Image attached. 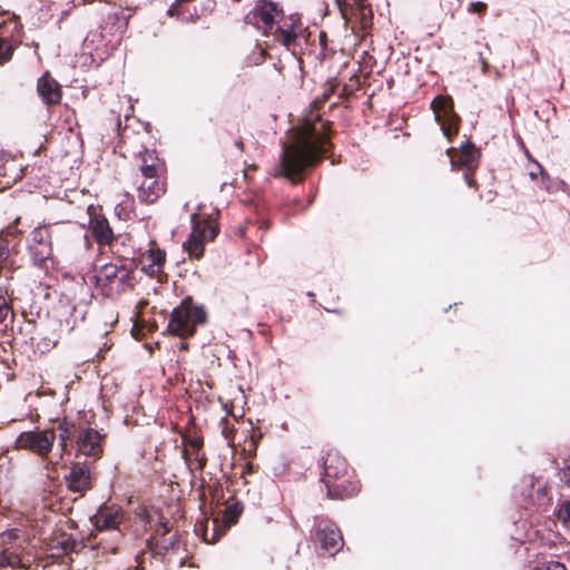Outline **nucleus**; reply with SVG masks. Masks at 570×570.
<instances>
[{
	"label": "nucleus",
	"instance_id": "f257e3e1",
	"mask_svg": "<svg viewBox=\"0 0 570 570\" xmlns=\"http://www.w3.org/2000/svg\"><path fill=\"white\" fill-rule=\"evenodd\" d=\"M324 127L318 116H315V121L311 116L299 127L291 129L275 175L296 183V177L306 168L318 164L330 145Z\"/></svg>",
	"mask_w": 570,
	"mask_h": 570
},
{
	"label": "nucleus",
	"instance_id": "f03ea898",
	"mask_svg": "<svg viewBox=\"0 0 570 570\" xmlns=\"http://www.w3.org/2000/svg\"><path fill=\"white\" fill-rule=\"evenodd\" d=\"M247 26L261 31L264 36H273L275 41L286 48H295L303 38L302 26L293 18L283 21V10L269 0H258L256 6L245 16Z\"/></svg>",
	"mask_w": 570,
	"mask_h": 570
},
{
	"label": "nucleus",
	"instance_id": "7ed1b4c3",
	"mask_svg": "<svg viewBox=\"0 0 570 570\" xmlns=\"http://www.w3.org/2000/svg\"><path fill=\"white\" fill-rule=\"evenodd\" d=\"M160 163L150 153L142 156L140 173L142 180L138 186V199L141 203L153 204L165 193V184L159 177Z\"/></svg>",
	"mask_w": 570,
	"mask_h": 570
},
{
	"label": "nucleus",
	"instance_id": "20e7f679",
	"mask_svg": "<svg viewBox=\"0 0 570 570\" xmlns=\"http://www.w3.org/2000/svg\"><path fill=\"white\" fill-rule=\"evenodd\" d=\"M0 568H27L31 557L26 552V540L21 531L11 529L0 534Z\"/></svg>",
	"mask_w": 570,
	"mask_h": 570
},
{
	"label": "nucleus",
	"instance_id": "39448f33",
	"mask_svg": "<svg viewBox=\"0 0 570 570\" xmlns=\"http://www.w3.org/2000/svg\"><path fill=\"white\" fill-rule=\"evenodd\" d=\"M134 262L117 258L115 262L102 265L96 274L97 284L104 288L122 291L131 286Z\"/></svg>",
	"mask_w": 570,
	"mask_h": 570
},
{
	"label": "nucleus",
	"instance_id": "423d86ee",
	"mask_svg": "<svg viewBox=\"0 0 570 570\" xmlns=\"http://www.w3.org/2000/svg\"><path fill=\"white\" fill-rule=\"evenodd\" d=\"M206 321V312L203 307L193 306L183 302L176 307L168 323V330L180 337L190 336L196 327Z\"/></svg>",
	"mask_w": 570,
	"mask_h": 570
},
{
	"label": "nucleus",
	"instance_id": "0eeeda50",
	"mask_svg": "<svg viewBox=\"0 0 570 570\" xmlns=\"http://www.w3.org/2000/svg\"><path fill=\"white\" fill-rule=\"evenodd\" d=\"M218 228L214 220H203L197 214L191 215V233L184 243L185 250L190 257L199 258L205 249V242L213 240L217 235Z\"/></svg>",
	"mask_w": 570,
	"mask_h": 570
},
{
	"label": "nucleus",
	"instance_id": "6e6552de",
	"mask_svg": "<svg viewBox=\"0 0 570 570\" xmlns=\"http://www.w3.org/2000/svg\"><path fill=\"white\" fill-rule=\"evenodd\" d=\"M56 441L52 429L27 431L19 434L16 444L18 449L30 451L42 460H47Z\"/></svg>",
	"mask_w": 570,
	"mask_h": 570
},
{
	"label": "nucleus",
	"instance_id": "1a4fd4ad",
	"mask_svg": "<svg viewBox=\"0 0 570 570\" xmlns=\"http://www.w3.org/2000/svg\"><path fill=\"white\" fill-rule=\"evenodd\" d=\"M435 121L440 125L443 135L448 138L458 132L459 116L453 110L450 97L438 96L431 102Z\"/></svg>",
	"mask_w": 570,
	"mask_h": 570
},
{
	"label": "nucleus",
	"instance_id": "9d476101",
	"mask_svg": "<svg viewBox=\"0 0 570 570\" xmlns=\"http://www.w3.org/2000/svg\"><path fill=\"white\" fill-rule=\"evenodd\" d=\"M125 518L124 511L116 504H102L98 511L90 518L92 524L98 531H116V537L120 538L119 525Z\"/></svg>",
	"mask_w": 570,
	"mask_h": 570
},
{
	"label": "nucleus",
	"instance_id": "9b49d317",
	"mask_svg": "<svg viewBox=\"0 0 570 570\" xmlns=\"http://www.w3.org/2000/svg\"><path fill=\"white\" fill-rule=\"evenodd\" d=\"M346 23L360 22L363 29L371 24L372 10L366 0H335Z\"/></svg>",
	"mask_w": 570,
	"mask_h": 570
},
{
	"label": "nucleus",
	"instance_id": "f8f14e48",
	"mask_svg": "<svg viewBox=\"0 0 570 570\" xmlns=\"http://www.w3.org/2000/svg\"><path fill=\"white\" fill-rule=\"evenodd\" d=\"M448 155L450 157L451 166L453 169L463 170L464 179L469 187L473 186V180L470 175L476 167V151L474 146L470 142L462 145L460 151H455L454 149H448Z\"/></svg>",
	"mask_w": 570,
	"mask_h": 570
},
{
	"label": "nucleus",
	"instance_id": "ddd939ff",
	"mask_svg": "<svg viewBox=\"0 0 570 570\" xmlns=\"http://www.w3.org/2000/svg\"><path fill=\"white\" fill-rule=\"evenodd\" d=\"M316 535L321 548L331 554L340 551L343 547L342 534L336 525L331 522L318 524Z\"/></svg>",
	"mask_w": 570,
	"mask_h": 570
},
{
	"label": "nucleus",
	"instance_id": "4468645a",
	"mask_svg": "<svg viewBox=\"0 0 570 570\" xmlns=\"http://www.w3.org/2000/svg\"><path fill=\"white\" fill-rule=\"evenodd\" d=\"M347 472V463L344 458L336 453H328L324 460V482L327 488V494L336 498L334 489L330 484V479H340Z\"/></svg>",
	"mask_w": 570,
	"mask_h": 570
},
{
	"label": "nucleus",
	"instance_id": "2eb2a0df",
	"mask_svg": "<svg viewBox=\"0 0 570 570\" xmlns=\"http://www.w3.org/2000/svg\"><path fill=\"white\" fill-rule=\"evenodd\" d=\"M101 440L102 436L98 431L83 429L77 436L78 450L86 456L97 459L102 452Z\"/></svg>",
	"mask_w": 570,
	"mask_h": 570
},
{
	"label": "nucleus",
	"instance_id": "dca6fc26",
	"mask_svg": "<svg viewBox=\"0 0 570 570\" xmlns=\"http://www.w3.org/2000/svg\"><path fill=\"white\" fill-rule=\"evenodd\" d=\"M68 488L73 492L83 493L91 487L90 471L88 466L75 464L67 476Z\"/></svg>",
	"mask_w": 570,
	"mask_h": 570
},
{
	"label": "nucleus",
	"instance_id": "f3484780",
	"mask_svg": "<svg viewBox=\"0 0 570 570\" xmlns=\"http://www.w3.org/2000/svg\"><path fill=\"white\" fill-rule=\"evenodd\" d=\"M37 90L46 105H57L60 102V86L49 75H45L38 80Z\"/></svg>",
	"mask_w": 570,
	"mask_h": 570
},
{
	"label": "nucleus",
	"instance_id": "a211bd4d",
	"mask_svg": "<svg viewBox=\"0 0 570 570\" xmlns=\"http://www.w3.org/2000/svg\"><path fill=\"white\" fill-rule=\"evenodd\" d=\"M166 258L164 250L159 248H149L142 256V271L148 275L155 276L161 272Z\"/></svg>",
	"mask_w": 570,
	"mask_h": 570
},
{
	"label": "nucleus",
	"instance_id": "6ab92c4d",
	"mask_svg": "<svg viewBox=\"0 0 570 570\" xmlns=\"http://www.w3.org/2000/svg\"><path fill=\"white\" fill-rule=\"evenodd\" d=\"M91 232L100 245H109L114 240V233L106 218L92 219Z\"/></svg>",
	"mask_w": 570,
	"mask_h": 570
},
{
	"label": "nucleus",
	"instance_id": "aec40b11",
	"mask_svg": "<svg viewBox=\"0 0 570 570\" xmlns=\"http://www.w3.org/2000/svg\"><path fill=\"white\" fill-rule=\"evenodd\" d=\"M13 321V312L6 296L0 295V331H6Z\"/></svg>",
	"mask_w": 570,
	"mask_h": 570
},
{
	"label": "nucleus",
	"instance_id": "412c9836",
	"mask_svg": "<svg viewBox=\"0 0 570 570\" xmlns=\"http://www.w3.org/2000/svg\"><path fill=\"white\" fill-rule=\"evenodd\" d=\"M29 249L33 259L38 264H43L47 259H49L52 255V246L51 243L43 245H29Z\"/></svg>",
	"mask_w": 570,
	"mask_h": 570
},
{
	"label": "nucleus",
	"instance_id": "4be33fe9",
	"mask_svg": "<svg viewBox=\"0 0 570 570\" xmlns=\"http://www.w3.org/2000/svg\"><path fill=\"white\" fill-rule=\"evenodd\" d=\"M30 245H43L51 243V236L49 228L46 226H40L35 228L31 232V240Z\"/></svg>",
	"mask_w": 570,
	"mask_h": 570
},
{
	"label": "nucleus",
	"instance_id": "5701e85b",
	"mask_svg": "<svg viewBox=\"0 0 570 570\" xmlns=\"http://www.w3.org/2000/svg\"><path fill=\"white\" fill-rule=\"evenodd\" d=\"M9 242L3 233L0 234V273L7 268L9 264Z\"/></svg>",
	"mask_w": 570,
	"mask_h": 570
},
{
	"label": "nucleus",
	"instance_id": "b1692460",
	"mask_svg": "<svg viewBox=\"0 0 570 570\" xmlns=\"http://www.w3.org/2000/svg\"><path fill=\"white\" fill-rule=\"evenodd\" d=\"M57 544L60 546L63 553L75 551L78 543L70 535L62 534L57 539Z\"/></svg>",
	"mask_w": 570,
	"mask_h": 570
},
{
	"label": "nucleus",
	"instance_id": "393cba45",
	"mask_svg": "<svg viewBox=\"0 0 570 570\" xmlns=\"http://www.w3.org/2000/svg\"><path fill=\"white\" fill-rule=\"evenodd\" d=\"M13 52L12 45L6 39L0 38V65L10 60Z\"/></svg>",
	"mask_w": 570,
	"mask_h": 570
},
{
	"label": "nucleus",
	"instance_id": "a878e982",
	"mask_svg": "<svg viewBox=\"0 0 570 570\" xmlns=\"http://www.w3.org/2000/svg\"><path fill=\"white\" fill-rule=\"evenodd\" d=\"M558 519L563 523L570 522V501H564L560 504L558 510Z\"/></svg>",
	"mask_w": 570,
	"mask_h": 570
},
{
	"label": "nucleus",
	"instance_id": "bb28decb",
	"mask_svg": "<svg viewBox=\"0 0 570 570\" xmlns=\"http://www.w3.org/2000/svg\"><path fill=\"white\" fill-rule=\"evenodd\" d=\"M534 570H567V568L563 563L551 560L539 564Z\"/></svg>",
	"mask_w": 570,
	"mask_h": 570
},
{
	"label": "nucleus",
	"instance_id": "cd10ccee",
	"mask_svg": "<svg viewBox=\"0 0 570 570\" xmlns=\"http://www.w3.org/2000/svg\"><path fill=\"white\" fill-rule=\"evenodd\" d=\"M560 480L570 485V458L566 461L564 466L560 470Z\"/></svg>",
	"mask_w": 570,
	"mask_h": 570
},
{
	"label": "nucleus",
	"instance_id": "c85d7f7f",
	"mask_svg": "<svg viewBox=\"0 0 570 570\" xmlns=\"http://www.w3.org/2000/svg\"><path fill=\"white\" fill-rule=\"evenodd\" d=\"M487 8V4L480 1L472 2L469 4V12L482 13Z\"/></svg>",
	"mask_w": 570,
	"mask_h": 570
},
{
	"label": "nucleus",
	"instance_id": "c756f323",
	"mask_svg": "<svg viewBox=\"0 0 570 570\" xmlns=\"http://www.w3.org/2000/svg\"><path fill=\"white\" fill-rule=\"evenodd\" d=\"M537 170L538 171L532 170L529 174L532 180L537 179L538 175H544L543 168L539 164H537Z\"/></svg>",
	"mask_w": 570,
	"mask_h": 570
},
{
	"label": "nucleus",
	"instance_id": "7c9ffc66",
	"mask_svg": "<svg viewBox=\"0 0 570 570\" xmlns=\"http://www.w3.org/2000/svg\"><path fill=\"white\" fill-rule=\"evenodd\" d=\"M19 222V218L16 219L14 224L13 225H10L8 226L7 230H6V235H14V234H18V229L16 228V224Z\"/></svg>",
	"mask_w": 570,
	"mask_h": 570
},
{
	"label": "nucleus",
	"instance_id": "2f4dec72",
	"mask_svg": "<svg viewBox=\"0 0 570 570\" xmlns=\"http://www.w3.org/2000/svg\"><path fill=\"white\" fill-rule=\"evenodd\" d=\"M158 532H161V534H166L169 532V527L167 522H160V529L157 530Z\"/></svg>",
	"mask_w": 570,
	"mask_h": 570
},
{
	"label": "nucleus",
	"instance_id": "473e14b6",
	"mask_svg": "<svg viewBox=\"0 0 570 570\" xmlns=\"http://www.w3.org/2000/svg\"><path fill=\"white\" fill-rule=\"evenodd\" d=\"M480 62H481L482 72L485 73L489 65L482 56H480Z\"/></svg>",
	"mask_w": 570,
	"mask_h": 570
},
{
	"label": "nucleus",
	"instance_id": "72a5a7b5",
	"mask_svg": "<svg viewBox=\"0 0 570 570\" xmlns=\"http://www.w3.org/2000/svg\"><path fill=\"white\" fill-rule=\"evenodd\" d=\"M235 146L238 148V149H243V141L242 140H237L235 141Z\"/></svg>",
	"mask_w": 570,
	"mask_h": 570
},
{
	"label": "nucleus",
	"instance_id": "f704fd0d",
	"mask_svg": "<svg viewBox=\"0 0 570 570\" xmlns=\"http://www.w3.org/2000/svg\"><path fill=\"white\" fill-rule=\"evenodd\" d=\"M65 446H66V439H65V436H61V448H62V450H65Z\"/></svg>",
	"mask_w": 570,
	"mask_h": 570
},
{
	"label": "nucleus",
	"instance_id": "c9c22d12",
	"mask_svg": "<svg viewBox=\"0 0 570 570\" xmlns=\"http://www.w3.org/2000/svg\"><path fill=\"white\" fill-rule=\"evenodd\" d=\"M57 462L52 461V460H48L47 464H56Z\"/></svg>",
	"mask_w": 570,
	"mask_h": 570
},
{
	"label": "nucleus",
	"instance_id": "e433bc0d",
	"mask_svg": "<svg viewBox=\"0 0 570 570\" xmlns=\"http://www.w3.org/2000/svg\"><path fill=\"white\" fill-rule=\"evenodd\" d=\"M81 240L86 244V243H87V238H86V236H83V237L81 238Z\"/></svg>",
	"mask_w": 570,
	"mask_h": 570
}]
</instances>
